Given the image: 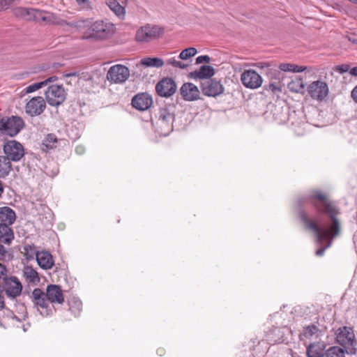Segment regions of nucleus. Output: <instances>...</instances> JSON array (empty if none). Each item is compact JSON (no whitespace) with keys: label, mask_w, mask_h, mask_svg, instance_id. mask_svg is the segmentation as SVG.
<instances>
[{"label":"nucleus","mask_w":357,"mask_h":357,"mask_svg":"<svg viewBox=\"0 0 357 357\" xmlns=\"http://www.w3.org/2000/svg\"><path fill=\"white\" fill-rule=\"evenodd\" d=\"M314 207L321 213L328 215L331 222L319 224L314 219V236L316 237V245L319 248L316 250L317 257H322L328 248L333 243V241L340 236L342 227L337 215L340 214V209L331 200L328 194L320 190H314Z\"/></svg>","instance_id":"obj_1"},{"label":"nucleus","mask_w":357,"mask_h":357,"mask_svg":"<svg viewBox=\"0 0 357 357\" xmlns=\"http://www.w3.org/2000/svg\"><path fill=\"white\" fill-rule=\"evenodd\" d=\"M16 14L21 15L26 20H35L45 24L63 25L65 22L64 20L54 13L35 8H19L16 10Z\"/></svg>","instance_id":"obj_2"},{"label":"nucleus","mask_w":357,"mask_h":357,"mask_svg":"<svg viewBox=\"0 0 357 357\" xmlns=\"http://www.w3.org/2000/svg\"><path fill=\"white\" fill-rule=\"evenodd\" d=\"M114 32V26L109 22L98 20L91 22V26L87 29L83 37L86 39L102 40L110 37Z\"/></svg>","instance_id":"obj_3"},{"label":"nucleus","mask_w":357,"mask_h":357,"mask_svg":"<svg viewBox=\"0 0 357 357\" xmlns=\"http://www.w3.org/2000/svg\"><path fill=\"white\" fill-rule=\"evenodd\" d=\"M335 342L345 349L347 354L353 355L356 353V340L353 328L340 327L335 333Z\"/></svg>","instance_id":"obj_4"},{"label":"nucleus","mask_w":357,"mask_h":357,"mask_svg":"<svg viewBox=\"0 0 357 357\" xmlns=\"http://www.w3.org/2000/svg\"><path fill=\"white\" fill-rule=\"evenodd\" d=\"M317 71L319 73V77L314 81V99L322 102L326 100L329 95V88L325 81L328 71L326 68L317 69Z\"/></svg>","instance_id":"obj_5"},{"label":"nucleus","mask_w":357,"mask_h":357,"mask_svg":"<svg viewBox=\"0 0 357 357\" xmlns=\"http://www.w3.org/2000/svg\"><path fill=\"white\" fill-rule=\"evenodd\" d=\"M24 126V120L17 116L3 118L0 121V130L3 131L5 134L10 137L17 135Z\"/></svg>","instance_id":"obj_6"},{"label":"nucleus","mask_w":357,"mask_h":357,"mask_svg":"<svg viewBox=\"0 0 357 357\" xmlns=\"http://www.w3.org/2000/svg\"><path fill=\"white\" fill-rule=\"evenodd\" d=\"M130 75L128 68L122 64H116L109 68L106 77L111 84H121L128 79Z\"/></svg>","instance_id":"obj_7"},{"label":"nucleus","mask_w":357,"mask_h":357,"mask_svg":"<svg viewBox=\"0 0 357 357\" xmlns=\"http://www.w3.org/2000/svg\"><path fill=\"white\" fill-rule=\"evenodd\" d=\"M164 33V29L156 25L146 24L139 28L135 35L138 42H149L160 37Z\"/></svg>","instance_id":"obj_8"},{"label":"nucleus","mask_w":357,"mask_h":357,"mask_svg":"<svg viewBox=\"0 0 357 357\" xmlns=\"http://www.w3.org/2000/svg\"><path fill=\"white\" fill-rule=\"evenodd\" d=\"M66 91L62 85L49 86L45 92V101L51 106L57 107L66 99Z\"/></svg>","instance_id":"obj_9"},{"label":"nucleus","mask_w":357,"mask_h":357,"mask_svg":"<svg viewBox=\"0 0 357 357\" xmlns=\"http://www.w3.org/2000/svg\"><path fill=\"white\" fill-rule=\"evenodd\" d=\"M5 155L11 161L18 162L24 155L23 145L16 140H9L3 146Z\"/></svg>","instance_id":"obj_10"},{"label":"nucleus","mask_w":357,"mask_h":357,"mask_svg":"<svg viewBox=\"0 0 357 357\" xmlns=\"http://www.w3.org/2000/svg\"><path fill=\"white\" fill-rule=\"evenodd\" d=\"M241 82L247 89H257L261 86L263 79L255 70L249 69L242 73L241 75Z\"/></svg>","instance_id":"obj_11"},{"label":"nucleus","mask_w":357,"mask_h":357,"mask_svg":"<svg viewBox=\"0 0 357 357\" xmlns=\"http://www.w3.org/2000/svg\"><path fill=\"white\" fill-rule=\"evenodd\" d=\"M174 119V114L171 108L162 107L158 112V125L165 133L172 130V123Z\"/></svg>","instance_id":"obj_12"},{"label":"nucleus","mask_w":357,"mask_h":357,"mask_svg":"<svg viewBox=\"0 0 357 357\" xmlns=\"http://www.w3.org/2000/svg\"><path fill=\"white\" fill-rule=\"evenodd\" d=\"M202 93L208 97H216L224 93L225 89L220 81L207 79L201 84Z\"/></svg>","instance_id":"obj_13"},{"label":"nucleus","mask_w":357,"mask_h":357,"mask_svg":"<svg viewBox=\"0 0 357 357\" xmlns=\"http://www.w3.org/2000/svg\"><path fill=\"white\" fill-rule=\"evenodd\" d=\"M46 108L45 99L41 96H36L30 99L25 105V112L31 116L40 115Z\"/></svg>","instance_id":"obj_14"},{"label":"nucleus","mask_w":357,"mask_h":357,"mask_svg":"<svg viewBox=\"0 0 357 357\" xmlns=\"http://www.w3.org/2000/svg\"><path fill=\"white\" fill-rule=\"evenodd\" d=\"M157 93L162 97L168 98L176 91V84L172 78H164L155 86Z\"/></svg>","instance_id":"obj_15"},{"label":"nucleus","mask_w":357,"mask_h":357,"mask_svg":"<svg viewBox=\"0 0 357 357\" xmlns=\"http://www.w3.org/2000/svg\"><path fill=\"white\" fill-rule=\"evenodd\" d=\"M132 105L139 111L147 110L153 104L151 95L147 93H141L135 95L132 99Z\"/></svg>","instance_id":"obj_16"},{"label":"nucleus","mask_w":357,"mask_h":357,"mask_svg":"<svg viewBox=\"0 0 357 357\" xmlns=\"http://www.w3.org/2000/svg\"><path fill=\"white\" fill-rule=\"evenodd\" d=\"M4 289L8 297L16 298L20 296L22 285L15 277H10L4 280Z\"/></svg>","instance_id":"obj_17"},{"label":"nucleus","mask_w":357,"mask_h":357,"mask_svg":"<svg viewBox=\"0 0 357 357\" xmlns=\"http://www.w3.org/2000/svg\"><path fill=\"white\" fill-rule=\"evenodd\" d=\"M182 98L186 101H195L199 99L200 91L192 83H184L180 89Z\"/></svg>","instance_id":"obj_18"},{"label":"nucleus","mask_w":357,"mask_h":357,"mask_svg":"<svg viewBox=\"0 0 357 357\" xmlns=\"http://www.w3.org/2000/svg\"><path fill=\"white\" fill-rule=\"evenodd\" d=\"M46 296L49 302L52 303L61 304L64 302L63 292L59 286L50 284L47 287Z\"/></svg>","instance_id":"obj_19"},{"label":"nucleus","mask_w":357,"mask_h":357,"mask_svg":"<svg viewBox=\"0 0 357 357\" xmlns=\"http://www.w3.org/2000/svg\"><path fill=\"white\" fill-rule=\"evenodd\" d=\"M36 259L38 266L45 270L52 268L54 264L52 255L47 251L38 252Z\"/></svg>","instance_id":"obj_20"},{"label":"nucleus","mask_w":357,"mask_h":357,"mask_svg":"<svg viewBox=\"0 0 357 357\" xmlns=\"http://www.w3.org/2000/svg\"><path fill=\"white\" fill-rule=\"evenodd\" d=\"M215 74L214 68L211 66H202L197 70L191 72L190 77L194 79H207Z\"/></svg>","instance_id":"obj_21"},{"label":"nucleus","mask_w":357,"mask_h":357,"mask_svg":"<svg viewBox=\"0 0 357 357\" xmlns=\"http://www.w3.org/2000/svg\"><path fill=\"white\" fill-rule=\"evenodd\" d=\"M56 79H57V77L52 76V77H48L47 79H45L43 81L33 83V84L26 86L25 89H23V91L21 93H22V96H24L26 94L31 93H33L34 91H36L42 89L43 87L47 86V84L49 83H52V82L56 81Z\"/></svg>","instance_id":"obj_22"},{"label":"nucleus","mask_w":357,"mask_h":357,"mask_svg":"<svg viewBox=\"0 0 357 357\" xmlns=\"http://www.w3.org/2000/svg\"><path fill=\"white\" fill-rule=\"evenodd\" d=\"M33 301L36 305L42 309H47L48 307V299L40 289L36 288L32 292Z\"/></svg>","instance_id":"obj_23"},{"label":"nucleus","mask_w":357,"mask_h":357,"mask_svg":"<svg viewBox=\"0 0 357 357\" xmlns=\"http://www.w3.org/2000/svg\"><path fill=\"white\" fill-rule=\"evenodd\" d=\"M15 213L9 207L0 208V221L2 224L12 225L15 220Z\"/></svg>","instance_id":"obj_24"},{"label":"nucleus","mask_w":357,"mask_h":357,"mask_svg":"<svg viewBox=\"0 0 357 357\" xmlns=\"http://www.w3.org/2000/svg\"><path fill=\"white\" fill-rule=\"evenodd\" d=\"M14 238V234L8 225L0 223V241L9 245Z\"/></svg>","instance_id":"obj_25"},{"label":"nucleus","mask_w":357,"mask_h":357,"mask_svg":"<svg viewBox=\"0 0 357 357\" xmlns=\"http://www.w3.org/2000/svg\"><path fill=\"white\" fill-rule=\"evenodd\" d=\"M106 4L116 16L121 19L124 18L125 8L116 0H106Z\"/></svg>","instance_id":"obj_26"},{"label":"nucleus","mask_w":357,"mask_h":357,"mask_svg":"<svg viewBox=\"0 0 357 357\" xmlns=\"http://www.w3.org/2000/svg\"><path fill=\"white\" fill-rule=\"evenodd\" d=\"M65 24H66L70 27L75 28L78 30H82V29H84L86 28L89 29L91 26V20L89 19V18H87V19L80 18L77 20L69 22H67L65 20V22L63 24V25H65Z\"/></svg>","instance_id":"obj_27"},{"label":"nucleus","mask_w":357,"mask_h":357,"mask_svg":"<svg viewBox=\"0 0 357 357\" xmlns=\"http://www.w3.org/2000/svg\"><path fill=\"white\" fill-rule=\"evenodd\" d=\"M11 169L10 160L6 155H0V177L8 176Z\"/></svg>","instance_id":"obj_28"},{"label":"nucleus","mask_w":357,"mask_h":357,"mask_svg":"<svg viewBox=\"0 0 357 357\" xmlns=\"http://www.w3.org/2000/svg\"><path fill=\"white\" fill-rule=\"evenodd\" d=\"M23 275L29 282L35 283L40 281L38 272L31 266H25L23 270Z\"/></svg>","instance_id":"obj_29"},{"label":"nucleus","mask_w":357,"mask_h":357,"mask_svg":"<svg viewBox=\"0 0 357 357\" xmlns=\"http://www.w3.org/2000/svg\"><path fill=\"white\" fill-rule=\"evenodd\" d=\"M141 65L146 67L160 68L164 65V61L162 59L157 57H146L141 60Z\"/></svg>","instance_id":"obj_30"},{"label":"nucleus","mask_w":357,"mask_h":357,"mask_svg":"<svg viewBox=\"0 0 357 357\" xmlns=\"http://www.w3.org/2000/svg\"><path fill=\"white\" fill-rule=\"evenodd\" d=\"M288 88L296 93H303L305 84L302 79L296 78L288 84Z\"/></svg>","instance_id":"obj_31"},{"label":"nucleus","mask_w":357,"mask_h":357,"mask_svg":"<svg viewBox=\"0 0 357 357\" xmlns=\"http://www.w3.org/2000/svg\"><path fill=\"white\" fill-rule=\"evenodd\" d=\"M57 143V138L54 134L47 135L43 141V149L48 150L55 147Z\"/></svg>","instance_id":"obj_32"},{"label":"nucleus","mask_w":357,"mask_h":357,"mask_svg":"<svg viewBox=\"0 0 357 357\" xmlns=\"http://www.w3.org/2000/svg\"><path fill=\"white\" fill-rule=\"evenodd\" d=\"M70 310L75 315L77 316L82 310V303L75 297H73L69 301Z\"/></svg>","instance_id":"obj_33"},{"label":"nucleus","mask_w":357,"mask_h":357,"mask_svg":"<svg viewBox=\"0 0 357 357\" xmlns=\"http://www.w3.org/2000/svg\"><path fill=\"white\" fill-rule=\"evenodd\" d=\"M346 350L337 346L330 347L326 351V357H345Z\"/></svg>","instance_id":"obj_34"},{"label":"nucleus","mask_w":357,"mask_h":357,"mask_svg":"<svg viewBox=\"0 0 357 357\" xmlns=\"http://www.w3.org/2000/svg\"><path fill=\"white\" fill-rule=\"evenodd\" d=\"M280 70L284 72L299 73L303 71L305 68L293 63H281L279 66Z\"/></svg>","instance_id":"obj_35"},{"label":"nucleus","mask_w":357,"mask_h":357,"mask_svg":"<svg viewBox=\"0 0 357 357\" xmlns=\"http://www.w3.org/2000/svg\"><path fill=\"white\" fill-rule=\"evenodd\" d=\"M38 252L34 245H26L24 247V257L28 260H32L35 257H36Z\"/></svg>","instance_id":"obj_36"},{"label":"nucleus","mask_w":357,"mask_h":357,"mask_svg":"<svg viewBox=\"0 0 357 357\" xmlns=\"http://www.w3.org/2000/svg\"><path fill=\"white\" fill-rule=\"evenodd\" d=\"M197 51L195 47H188L183 50L179 54V59L187 60L188 59L195 56Z\"/></svg>","instance_id":"obj_37"},{"label":"nucleus","mask_w":357,"mask_h":357,"mask_svg":"<svg viewBox=\"0 0 357 357\" xmlns=\"http://www.w3.org/2000/svg\"><path fill=\"white\" fill-rule=\"evenodd\" d=\"M3 243V241H0V259L8 261L12 258V255L7 250Z\"/></svg>","instance_id":"obj_38"},{"label":"nucleus","mask_w":357,"mask_h":357,"mask_svg":"<svg viewBox=\"0 0 357 357\" xmlns=\"http://www.w3.org/2000/svg\"><path fill=\"white\" fill-rule=\"evenodd\" d=\"M265 90L271 91L273 94H278L282 92V86L280 83H270L264 86Z\"/></svg>","instance_id":"obj_39"},{"label":"nucleus","mask_w":357,"mask_h":357,"mask_svg":"<svg viewBox=\"0 0 357 357\" xmlns=\"http://www.w3.org/2000/svg\"><path fill=\"white\" fill-rule=\"evenodd\" d=\"M299 216L301 218V220L303 222L305 228L309 230L312 229V222L310 219H307L305 217V214L303 211L298 210Z\"/></svg>","instance_id":"obj_40"},{"label":"nucleus","mask_w":357,"mask_h":357,"mask_svg":"<svg viewBox=\"0 0 357 357\" xmlns=\"http://www.w3.org/2000/svg\"><path fill=\"white\" fill-rule=\"evenodd\" d=\"M78 6L84 10H91L92 3L90 0H75Z\"/></svg>","instance_id":"obj_41"},{"label":"nucleus","mask_w":357,"mask_h":357,"mask_svg":"<svg viewBox=\"0 0 357 357\" xmlns=\"http://www.w3.org/2000/svg\"><path fill=\"white\" fill-rule=\"evenodd\" d=\"M333 70L334 71L338 72L340 74H343L344 73H347L349 70V64H342L335 66Z\"/></svg>","instance_id":"obj_42"},{"label":"nucleus","mask_w":357,"mask_h":357,"mask_svg":"<svg viewBox=\"0 0 357 357\" xmlns=\"http://www.w3.org/2000/svg\"><path fill=\"white\" fill-rule=\"evenodd\" d=\"M312 336V329L311 326H307L306 331L300 335V340L304 341L305 338Z\"/></svg>","instance_id":"obj_43"},{"label":"nucleus","mask_w":357,"mask_h":357,"mask_svg":"<svg viewBox=\"0 0 357 357\" xmlns=\"http://www.w3.org/2000/svg\"><path fill=\"white\" fill-rule=\"evenodd\" d=\"M14 0H0V11L6 10Z\"/></svg>","instance_id":"obj_44"},{"label":"nucleus","mask_w":357,"mask_h":357,"mask_svg":"<svg viewBox=\"0 0 357 357\" xmlns=\"http://www.w3.org/2000/svg\"><path fill=\"white\" fill-rule=\"evenodd\" d=\"M210 61L211 58L208 55L199 56L196 59V63H209Z\"/></svg>","instance_id":"obj_45"},{"label":"nucleus","mask_w":357,"mask_h":357,"mask_svg":"<svg viewBox=\"0 0 357 357\" xmlns=\"http://www.w3.org/2000/svg\"><path fill=\"white\" fill-rule=\"evenodd\" d=\"M6 272L7 271L6 266L0 264V280H3L4 281L7 278Z\"/></svg>","instance_id":"obj_46"},{"label":"nucleus","mask_w":357,"mask_h":357,"mask_svg":"<svg viewBox=\"0 0 357 357\" xmlns=\"http://www.w3.org/2000/svg\"><path fill=\"white\" fill-rule=\"evenodd\" d=\"M188 66H189L188 63H185L184 62H181V61H178L175 68H181V69H185L187 67H188Z\"/></svg>","instance_id":"obj_47"},{"label":"nucleus","mask_w":357,"mask_h":357,"mask_svg":"<svg viewBox=\"0 0 357 357\" xmlns=\"http://www.w3.org/2000/svg\"><path fill=\"white\" fill-rule=\"evenodd\" d=\"M177 61H178L174 57H172L167 60V63L169 65H172L174 67H176Z\"/></svg>","instance_id":"obj_48"},{"label":"nucleus","mask_w":357,"mask_h":357,"mask_svg":"<svg viewBox=\"0 0 357 357\" xmlns=\"http://www.w3.org/2000/svg\"><path fill=\"white\" fill-rule=\"evenodd\" d=\"M307 357H312V344L309 343L307 346Z\"/></svg>","instance_id":"obj_49"},{"label":"nucleus","mask_w":357,"mask_h":357,"mask_svg":"<svg viewBox=\"0 0 357 357\" xmlns=\"http://www.w3.org/2000/svg\"><path fill=\"white\" fill-rule=\"evenodd\" d=\"M351 98H353L354 101L357 103V85L351 91Z\"/></svg>","instance_id":"obj_50"},{"label":"nucleus","mask_w":357,"mask_h":357,"mask_svg":"<svg viewBox=\"0 0 357 357\" xmlns=\"http://www.w3.org/2000/svg\"><path fill=\"white\" fill-rule=\"evenodd\" d=\"M77 153L81 155L84 152V147L83 146H77L75 149Z\"/></svg>","instance_id":"obj_51"},{"label":"nucleus","mask_w":357,"mask_h":357,"mask_svg":"<svg viewBox=\"0 0 357 357\" xmlns=\"http://www.w3.org/2000/svg\"><path fill=\"white\" fill-rule=\"evenodd\" d=\"M349 73L353 76L357 77V66L351 68L349 70Z\"/></svg>","instance_id":"obj_52"},{"label":"nucleus","mask_w":357,"mask_h":357,"mask_svg":"<svg viewBox=\"0 0 357 357\" xmlns=\"http://www.w3.org/2000/svg\"><path fill=\"white\" fill-rule=\"evenodd\" d=\"M348 39L352 43L357 45V38L355 37L354 36H349Z\"/></svg>","instance_id":"obj_53"},{"label":"nucleus","mask_w":357,"mask_h":357,"mask_svg":"<svg viewBox=\"0 0 357 357\" xmlns=\"http://www.w3.org/2000/svg\"><path fill=\"white\" fill-rule=\"evenodd\" d=\"M313 329H314V335H316L318 332H319V333H321L323 332L322 330H319V329L317 328V327L314 325Z\"/></svg>","instance_id":"obj_54"},{"label":"nucleus","mask_w":357,"mask_h":357,"mask_svg":"<svg viewBox=\"0 0 357 357\" xmlns=\"http://www.w3.org/2000/svg\"><path fill=\"white\" fill-rule=\"evenodd\" d=\"M307 89H308L309 93H312V87L310 85L308 86Z\"/></svg>","instance_id":"obj_55"},{"label":"nucleus","mask_w":357,"mask_h":357,"mask_svg":"<svg viewBox=\"0 0 357 357\" xmlns=\"http://www.w3.org/2000/svg\"><path fill=\"white\" fill-rule=\"evenodd\" d=\"M265 66H266H266H268V64H267V63H261V68H264Z\"/></svg>","instance_id":"obj_56"},{"label":"nucleus","mask_w":357,"mask_h":357,"mask_svg":"<svg viewBox=\"0 0 357 357\" xmlns=\"http://www.w3.org/2000/svg\"><path fill=\"white\" fill-rule=\"evenodd\" d=\"M349 1L357 4V0H349Z\"/></svg>","instance_id":"obj_57"},{"label":"nucleus","mask_w":357,"mask_h":357,"mask_svg":"<svg viewBox=\"0 0 357 357\" xmlns=\"http://www.w3.org/2000/svg\"><path fill=\"white\" fill-rule=\"evenodd\" d=\"M297 204H298V206H300V204H301V200L300 199L298 200Z\"/></svg>","instance_id":"obj_58"}]
</instances>
